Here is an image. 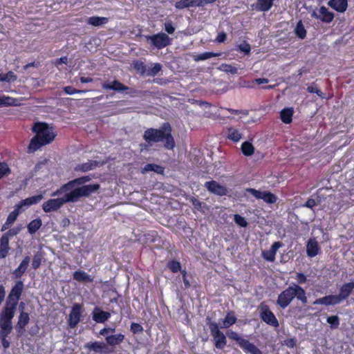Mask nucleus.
<instances>
[{"label": "nucleus", "instance_id": "37", "mask_svg": "<svg viewBox=\"0 0 354 354\" xmlns=\"http://www.w3.org/2000/svg\"><path fill=\"white\" fill-rule=\"evenodd\" d=\"M42 222L40 218H37L33 221H32L28 225V231L30 234H35L41 226Z\"/></svg>", "mask_w": 354, "mask_h": 354}, {"label": "nucleus", "instance_id": "32", "mask_svg": "<svg viewBox=\"0 0 354 354\" xmlns=\"http://www.w3.org/2000/svg\"><path fill=\"white\" fill-rule=\"evenodd\" d=\"M241 347L250 354H263L260 349L247 339L245 340Z\"/></svg>", "mask_w": 354, "mask_h": 354}, {"label": "nucleus", "instance_id": "11", "mask_svg": "<svg viewBox=\"0 0 354 354\" xmlns=\"http://www.w3.org/2000/svg\"><path fill=\"white\" fill-rule=\"evenodd\" d=\"M311 17L325 23H330L334 19V14L325 6H321L318 10H313Z\"/></svg>", "mask_w": 354, "mask_h": 354}, {"label": "nucleus", "instance_id": "34", "mask_svg": "<svg viewBox=\"0 0 354 354\" xmlns=\"http://www.w3.org/2000/svg\"><path fill=\"white\" fill-rule=\"evenodd\" d=\"M109 21L107 17H91L87 20V24L93 26H100L106 24Z\"/></svg>", "mask_w": 354, "mask_h": 354}, {"label": "nucleus", "instance_id": "31", "mask_svg": "<svg viewBox=\"0 0 354 354\" xmlns=\"http://www.w3.org/2000/svg\"><path fill=\"white\" fill-rule=\"evenodd\" d=\"M73 279L78 282H92L93 278L82 270L75 271L73 274Z\"/></svg>", "mask_w": 354, "mask_h": 354}, {"label": "nucleus", "instance_id": "2", "mask_svg": "<svg viewBox=\"0 0 354 354\" xmlns=\"http://www.w3.org/2000/svg\"><path fill=\"white\" fill-rule=\"evenodd\" d=\"M100 189L99 184H91L86 185L75 186L69 189L66 194V201L68 203L77 202L80 198L88 197L92 193L95 192Z\"/></svg>", "mask_w": 354, "mask_h": 354}, {"label": "nucleus", "instance_id": "4", "mask_svg": "<svg viewBox=\"0 0 354 354\" xmlns=\"http://www.w3.org/2000/svg\"><path fill=\"white\" fill-rule=\"evenodd\" d=\"M23 290L24 283L21 281H17L11 289L8 297V300L6 301L0 314H3L5 310L9 309L13 310V317L15 316L18 301L21 297Z\"/></svg>", "mask_w": 354, "mask_h": 354}, {"label": "nucleus", "instance_id": "3", "mask_svg": "<svg viewBox=\"0 0 354 354\" xmlns=\"http://www.w3.org/2000/svg\"><path fill=\"white\" fill-rule=\"evenodd\" d=\"M13 310H6L3 314H0V337L3 348H8L10 346L9 342L6 337L12 330Z\"/></svg>", "mask_w": 354, "mask_h": 354}, {"label": "nucleus", "instance_id": "39", "mask_svg": "<svg viewBox=\"0 0 354 354\" xmlns=\"http://www.w3.org/2000/svg\"><path fill=\"white\" fill-rule=\"evenodd\" d=\"M295 34L301 39L306 36V30L301 21H299L295 28Z\"/></svg>", "mask_w": 354, "mask_h": 354}, {"label": "nucleus", "instance_id": "62", "mask_svg": "<svg viewBox=\"0 0 354 354\" xmlns=\"http://www.w3.org/2000/svg\"><path fill=\"white\" fill-rule=\"evenodd\" d=\"M284 345L289 348H293L296 344V341L293 338H290L284 341Z\"/></svg>", "mask_w": 354, "mask_h": 354}, {"label": "nucleus", "instance_id": "6", "mask_svg": "<svg viewBox=\"0 0 354 354\" xmlns=\"http://www.w3.org/2000/svg\"><path fill=\"white\" fill-rule=\"evenodd\" d=\"M147 142H161L164 147L168 149H172L175 147V142L171 134H145Z\"/></svg>", "mask_w": 354, "mask_h": 354}, {"label": "nucleus", "instance_id": "60", "mask_svg": "<svg viewBox=\"0 0 354 354\" xmlns=\"http://www.w3.org/2000/svg\"><path fill=\"white\" fill-rule=\"evenodd\" d=\"M165 30L169 34H172L174 32L175 28L174 27L171 21H167L165 24Z\"/></svg>", "mask_w": 354, "mask_h": 354}, {"label": "nucleus", "instance_id": "14", "mask_svg": "<svg viewBox=\"0 0 354 354\" xmlns=\"http://www.w3.org/2000/svg\"><path fill=\"white\" fill-rule=\"evenodd\" d=\"M261 318L266 324L272 326H279V322L272 312L267 306H263L261 308Z\"/></svg>", "mask_w": 354, "mask_h": 354}, {"label": "nucleus", "instance_id": "64", "mask_svg": "<svg viewBox=\"0 0 354 354\" xmlns=\"http://www.w3.org/2000/svg\"><path fill=\"white\" fill-rule=\"evenodd\" d=\"M297 279L299 283H304L306 281V277L303 273H297Z\"/></svg>", "mask_w": 354, "mask_h": 354}, {"label": "nucleus", "instance_id": "50", "mask_svg": "<svg viewBox=\"0 0 354 354\" xmlns=\"http://www.w3.org/2000/svg\"><path fill=\"white\" fill-rule=\"evenodd\" d=\"M221 68L222 71L226 72V73H229L230 74H236L238 73V69L237 68L232 66V65H230V64H223L221 66Z\"/></svg>", "mask_w": 354, "mask_h": 354}, {"label": "nucleus", "instance_id": "45", "mask_svg": "<svg viewBox=\"0 0 354 354\" xmlns=\"http://www.w3.org/2000/svg\"><path fill=\"white\" fill-rule=\"evenodd\" d=\"M308 92L310 93H316L319 97L325 98L324 94L319 89L315 82L312 83L307 87Z\"/></svg>", "mask_w": 354, "mask_h": 354}, {"label": "nucleus", "instance_id": "53", "mask_svg": "<svg viewBox=\"0 0 354 354\" xmlns=\"http://www.w3.org/2000/svg\"><path fill=\"white\" fill-rule=\"evenodd\" d=\"M1 104L5 105H17V100L10 97H3L0 100Z\"/></svg>", "mask_w": 354, "mask_h": 354}, {"label": "nucleus", "instance_id": "25", "mask_svg": "<svg viewBox=\"0 0 354 354\" xmlns=\"http://www.w3.org/2000/svg\"><path fill=\"white\" fill-rule=\"evenodd\" d=\"M104 164V162H98L96 160H88L86 162L78 165L75 168L76 170L82 171L84 172L93 170L95 167L101 166Z\"/></svg>", "mask_w": 354, "mask_h": 354}, {"label": "nucleus", "instance_id": "20", "mask_svg": "<svg viewBox=\"0 0 354 354\" xmlns=\"http://www.w3.org/2000/svg\"><path fill=\"white\" fill-rule=\"evenodd\" d=\"M341 303L337 295H328L322 298L316 299L314 302V305H335Z\"/></svg>", "mask_w": 354, "mask_h": 354}, {"label": "nucleus", "instance_id": "22", "mask_svg": "<svg viewBox=\"0 0 354 354\" xmlns=\"http://www.w3.org/2000/svg\"><path fill=\"white\" fill-rule=\"evenodd\" d=\"M354 289V281L344 283L339 289V293L337 295L340 301L347 299L353 290Z\"/></svg>", "mask_w": 354, "mask_h": 354}, {"label": "nucleus", "instance_id": "63", "mask_svg": "<svg viewBox=\"0 0 354 354\" xmlns=\"http://www.w3.org/2000/svg\"><path fill=\"white\" fill-rule=\"evenodd\" d=\"M227 138L236 142L241 139V134H228Z\"/></svg>", "mask_w": 354, "mask_h": 354}, {"label": "nucleus", "instance_id": "16", "mask_svg": "<svg viewBox=\"0 0 354 354\" xmlns=\"http://www.w3.org/2000/svg\"><path fill=\"white\" fill-rule=\"evenodd\" d=\"M81 316V306L75 304L69 314L68 325L71 328H74L79 323Z\"/></svg>", "mask_w": 354, "mask_h": 354}, {"label": "nucleus", "instance_id": "33", "mask_svg": "<svg viewBox=\"0 0 354 354\" xmlns=\"http://www.w3.org/2000/svg\"><path fill=\"white\" fill-rule=\"evenodd\" d=\"M164 171V167L156 164H147L141 169V173L143 174L149 171H154L157 174H162Z\"/></svg>", "mask_w": 354, "mask_h": 354}, {"label": "nucleus", "instance_id": "42", "mask_svg": "<svg viewBox=\"0 0 354 354\" xmlns=\"http://www.w3.org/2000/svg\"><path fill=\"white\" fill-rule=\"evenodd\" d=\"M17 76L12 72L9 71L6 74H0V81L6 82H13L16 81Z\"/></svg>", "mask_w": 354, "mask_h": 354}, {"label": "nucleus", "instance_id": "61", "mask_svg": "<svg viewBox=\"0 0 354 354\" xmlns=\"http://www.w3.org/2000/svg\"><path fill=\"white\" fill-rule=\"evenodd\" d=\"M226 38H227L226 33L224 32H221L218 33V36L216 37V41L218 43H223L225 41Z\"/></svg>", "mask_w": 354, "mask_h": 354}, {"label": "nucleus", "instance_id": "10", "mask_svg": "<svg viewBox=\"0 0 354 354\" xmlns=\"http://www.w3.org/2000/svg\"><path fill=\"white\" fill-rule=\"evenodd\" d=\"M66 203L68 202L66 201V197L64 195L62 198H53L43 203L42 208L45 212L57 211Z\"/></svg>", "mask_w": 354, "mask_h": 354}, {"label": "nucleus", "instance_id": "47", "mask_svg": "<svg viewBox=\"0 0 354 354\" xmlns=\"http://www.w3.org/2000/svg\"><path fill=\"white\" fill-rule=\"evenodd\" d=\"M192 7L191 0H180L175 3V8L178 10H183Z\"/></svg>", "mask_w": 354, "mask_h": 354}, {"label": "nucleus", "instance_id": "24", "mask_svg": "<svg viewBox=\"0 0 354 354\" xmlns=\"http://www.w3.org/2000/svg\"><path fill=\"white\" fill-rule=\"evenodd\" d=\"M328 5L339 12H344L348 7L347 0H330Z\"/></svg>", "mask_w": 354, "mask_h": 354}, {"label": "nucleus", "instance_id": "44", "mask_svg": "<svg viewBox=\"0 0 354 354\" xmlns=\"http://www.w3.org/2000/svg\"><path fill=\"white\" fill-rule=\"evenodd\" d=\"M134 69L141 75L147 74V67L145 63L142 61H136L133 63Z\"/></svg>", "mask_w": 354, "mask_h": 354}, {"label": "nucleus", "instance_id": "13", "mask_svg": "<svg viewBox=\"0 0 354 354\" xmlns=\"http://www.w3.org/2000/svg\"><path fill=\"white\" fill-rule=\"evenodd\" d=\"M20 313L18 317V322L16 324V330L19 334H22L25 330L26 326L30 321L29 314L24 310V303H21L19 306Z\"/></svg>", "mask_w": 354, "mask_h": 354}, {"label": "nucleus", "instance_id": "1", "mask_svg": "<svg viewBox=\"0 0 354 354\" xmlns=\"http://www.w3.org/2000/svg\"><path fill=\"white\" fill-rule=\"evenodd\" d=\"M295 297L301 301L304 304L308 302L305 290L299 285L294 284L287 288L279 295L277 304L281 308H285L291 303Z\"/></svg>", "mask_w": 354, "mask_h": 354}, {"label": "nucleus", "instance_id": "9", "mask_svg": "<svg viewBox=\"0 0 354 354\" xmlns=\"http://www.w3.org/2000/svg\"><path fill=\"white\" fill-rule=\"evenodd\" d=\"M91 180L88 176H82L80 178H75L64 185L59 189L53 193L52 196H55L59 195L61 192H67L69 189L75 187V186L84 185L86 183L89 182Z\"/></svg>", "mask_w": 354, "mask_h": 354}, {"label": "nucleus", "instance_id": "21", "mask_svg": "<svg viewBox=\"0 0 354 354\" xmlns=\"http://www.w3.org/2000/svg\"><path fill=\"white\" fill-rule=\"evenodd\" d=\"M54 130L53 125L41 122H35L32 127V133H53Z\"/></svg>", "mask_w": 354, "mask_h": 354}, {"label": "nucleus", "instance_id": "18", "mask_svg": "<svg viewBox=\"0 0 354 354\" xmlns=\"http://www.w3.org/2000/svg\"><path fill=\"white\" fill-rule=\"evenodd\" d=\"M85 348L96 353L104 354H108L112 351L109 349L105 343L100 342H88L85 345Z\"/></svg>", "mask_w": 354, "mask_h": 354}, {"label": "nucleus", "instance_id": "35", "mask_svg": "<svg viewBox=\"0 0 354 354\" xmlns=\"http://www.w3.org/2000/svg\"><path fill=\"white\" fill-rule=\"evenodd\" d=\"M272 6L271 0H257V9L259 11H268Z\"/></svg>", "mask_w": 354, "mask_h": 354}, {"label": "nucleus", "instance_id": "15", "mask_svg": "<svg viewBox=\"0 0 354 354\" xmlns=\"http://www.w3.org/2000/svg\"><path fill=\"white\" fill-rule=\"evenodd\" d=\"M205 187L209 192L218 196H225L227 192L226 187L214 180L206 182Z\"/></svg>", "mask_w": 354, "mask_h": 354}, {"label": "nucleus", "instance_id": "17", "mask_svg": "<svg viewBox=\"0 0 354 354\" xmlns=\"http://www.w3.org/2000/svg\"><path fill=\"white\" fill-rule=\"evenodd\" d=\"M282 247V243L279 241L274 242L269 250H263L261 252L262 257L268 261L273 262L275 260L276 253L280 248Z\"/></svg>", "mask_w": 354, "mask_h": 354}, {"label": "nucleus", "instance_id": "36", "mask_svg": "<svg viewBox=\"0 0 354 354\" xmlns=\"http://www.w3.org/2000/svg\"><path fill=\"white\" fill-rule=\"evenodd\" d=\"M241 151L243 155L250 156L254 153V147L249 141H245L241 145Z\"/></svg>", "mask_w": 354, "mask_h": 354}, {"label": "nucleus", "instance_id": "59", "mask_svg": "<svg viewBox=\"0 0 354 354\" xmlns=\"http://www.w3.org/2000/svg\"><path fill=\"white\" fill-rule=\"evenodd\" d=\"M64 91L66 94H68V95H73L75 93H80L84 92L82 90H77V89L73 88L72 86H69L64 87Z\"/></svg>", "mask_w": 354, "mask_h": 354}, {"label": "nucleus", "instance_id": "29", "mask_svg": "<svg viewBox=\"0 0 354 354\" xmlns=\"http://www.w3.org/2000/svg\"><path fill=\"white\" fill-rule=\"evenodd\" d=\"M10 250L8 234H3L0 240V258H5Z\"/></svg>", "mask_w": 354, "mask_h": 354}, {"label": "nucleus", "instance_id": "27", "mask_svg": "<svg viewBox=\"0 0 354 354\" xmlns=\"http://www.w3.org/2000/svg\"><path fill=\"white\" fill-rule=\"evenodd\" d=\"M124 335L122 333L107 335L106 337V342L107 344L113 347L120 344L124 341Z\"/></svg>", "mask_w": 354, "mask_h": 354}, {"label": "nucleus", "instance_id": "40", "mask_svg": "<svg viewBox=\"0 0 354 354\" xmlns=\"http://www.w3.org/2000/svg\"><path fill=\"white\" fill-rule=\"evenodd\" d=\"M171 131V127L169 123L165 122L160 129H148L145 133H170Z\"/></svg>", "mask_w": 354, "mask_h": 354}, {"label": "nucleus", "instance_id": "19", "mask_svg": "<svg viewBox=\"0 0 354 354\" xmlns=\"http://www.w3.org/2000/svg\"><path fill=\"white\" fill-rule=\"evenodd\" d=\"M102 88L104 90H112L117 92H123L129 90V87L124 85L118 80L105 82L102 84Z\"/></svg>", "mask_w": 354, "mask_h": 354}, {"label": "nucleus", "instance_id": "54", "mask_svg": "<svg viewBox=\"0 0 354 354\" xmlns=\"http://www.w3.org/2000/svg\"><path fill=\"white\" fill-rule=\"evenodd\" d=\"M234 221L241 227H246L248 225V222L245 218L239 214L234 215Z\"/></svg>", "mask_w": 354, "mask_h": 354}, {"label": "nucleus", "instance_id": "23", "mask_svg": "<svg viewBox=\"0 0 354 354\" xmlns=\"http://www.w3.org/2000/svg\"><path fill=\"white\" fill-rule=\"evenodd\" d=\"M110 317L109 313L103 311L99 308H95L93 311V319L97 323H104Z\"/></svg>", "mask_w": 354, "mask_h": 354}, {"label": "nucleus", "instance_id": "57", "mask_svg": "<svg viewBox=\"0 0 354 354\" xmlns=\"http://www.w3.org/2000/svg\"><path fill=\"white\" fill-rule=\"evenodd\" d=\"M239 50L245 54H249L251 50L250 45L246 42H243L239 45Z\"/></svg>", "mask_w": 354, "mask_h": 354}, {"label": "nucleus", "instance_id": "12", "mask_svg": "<svg viewBox=\"0 0 354 354\" xmlns=\"http://www.w3.org/2000/svg\"><path fill=\"white\" fill-rule=\"evenodd\" d=\"M247 191L249 193H250L252 196H254L256 198L262 199L266 203L272 204L277 201L276 196L270 192H261L252 188L248 189Z\"/></svg>", "mask_w": 354, "mask_h": 354}, {"label": "nucleus", "instance_id": "28", "mask_svg": "<svg viewBox=\"0 0 354 354\" xmlns=\"http://www.w3.org/2000/svg\"><path fill=\"white\" fill-rule=\"evenodd\" d=\"M43 198L42 194H39L37 196H33L29 198H27L24 200H22L19 202V203L17 204L18 205V208L21 209L24 206H30L33 204H37L39 203Z\"/></svg>", "mask_w": 354, "mask_h": 354}, {"label": "nucleus", "instance_id": "51", "mask_svg": "<svg viewBox=\"0 0 354 354\" xmlns=\"http://www.w3.org/2000/svg\"><path fill=\"white\" fill-rule=\"evenodd\" d=\"M41 259L42 255L39 252L34 255L32 262V266L34 269H37L40 266Z\"/></svg>", "mask_w": 354, "mask_h": 354}, {"label": "nucleus", "instance_id": "48", "mask_svg": "<svg viewBox=\"0 0 354 354\" xmlns=\"http://www.w3.org/2000/svg\"><path fill=\"white\" fill-rule=\"evenodd\" d=\"M162 66L159 63H156L153 65V66L147 71V76H156L158 73L161 71Z\"/></svg>", "mask_w": 354, "mask_h": 354}, {"label": "nucleus", "instance_id": "46", "mask_svg": "<svg viewBox=\"0 0 354 354\" xmlns=\"http://www.w3.org/2000/svg\"><path fill=\"white\" fill-rule=\"evenodd\" d=\"M236 321V318L232 314L228 313L223 322V325L224 328H228L232 324H234Z\"/></svg>", "mask_w": 354, "mask_h": 354}, {"label": "nucleus", "instance_id": "52", "mask_svg": "<svg viewBox=\"0 0 354 354\" xmlns=\"http://www.w3.org/2000/svg\"><path fill=\"white\" fill-rule=\"evenodd\" d=\"M327 322L330 324L331 328H336L339 324V317L337 315L330 316L327 318Z\"/></svg>", "mask_w": 354, "mask_h": 354}, {"label": "nucleus", "instance_id": "41", "mask_svg": "<svg viewBox=\"0 0 354 354\" xmlns=\"http://www.w3.org/2000/svg\"><path fill=\"white\" fill-rule=\"evenodd\" d=\"M219 55H220V53H212V52H205V53H201V54L195 56L194 59L196 62H198V61L205 60V59H209V58H212L214 57H217Z\"/></svg>", "mask_w": 354, "mask_h": 354}, {"label": "nucleus", "instance_id": "8", "mask_svg": "<svg viewBox=\"0 0 354 354\" xmlns=\"http://www.w3.org/2000/svg\"><path fill=\"white\" fill-rule=\"evenodd\" d=\"M209 328L215 341V346L217 348H223L227 344V341L224 334L220 331L218 324L215 322H210Z\"/></svg>", "mask_w": 354, "mask_h": 354}, {"label": "nucleus", "instance_id": "5", "mask_svg": "<svg viewBox=\"0 0 354 354\" xmlns=\"http://www.w3.org/2000/svg\"><path fill=\"white\" fill-rule=\"evenodd\" d=\"M55 138V134H36L30 140L28 146L30 151H35L41 147L51 142Z\"/></svg>", "mask_w": 354, "mask_h": 354}, {"label": "nucleus", "instance_id": "30", "mask_svg": "<svg viewBox=\"0 0 354 354\" xmlns=\"http://www.w3.org/2000/svg\"><path fill=\"white\" fill-rule=\"evenodd\" d=\"M30 263V257H26L23 261L21 262L20 265L18 266L17 268H16L13 274H15V277L19 278L21 277L23 274L26 272L28 265Z\"/></svg>", "mask_w": 354, "mask_h": 354}, {"label": "nucleus", "instance_id": "7", "mask_svg": "<svg viewBox=\"0 0 354 354\" xmlns=\"http://www.w3.org/2000/svg\"><path fill=\"white\" fill-rule=\"evenodd\" d=\"M145 38L151 45L155 46L158 49H162L169 45L171 39L164 32H160L153 35H147Z\"/></svg>", "mask_w": 354, "mask_h": 354}, {"label": "nucleus", "instance_id": "43", "mask_svg": "<svg viewBox=\"0 0 354 354\" xmlns=\"http://www.w3.org/2000/svg\"><path fill=\"white\" fill-rule=\"evenodd\" d=\"M20 208H18V205H16L15 207V209L9 214L7 218V224L8 225H12L15 220L17 219V216H19L20 213Z\"/></svg>", "mask_w": 354, "mask_h": 354}, {"label": "nucleus", "instance_id": "26", "mask_svg": "<svg viewBox=\"0 0 354 354\" xmlns=\"http://www.w3.org/2000/svg\"><path fill=\"white\" fill-rule=\"evenodd\" d=\"M319 251V247L315 239H310L306 245V253L310 257L316 256Z\"/></svg>", "mask_w": 354, "mask_h": 354}, {"label": "nucleus", "instance_id": "58", "mask_svg": "<svg viewBox=\"0 0 354 354\" xmlns=\"http://www.w3.org/2000/svg\"><path fill=\"white\" fill-rule=\"evenodd\" d=\"M131 330L132 331L133 333L137 334L142 333L143 331V328L139 324L132 323L131 325Z\"/></svg>", "mask_w": 354, "mask_h": 354}, {"label": "nucleus", "instance_id": "49", "mask_svg": "<svg viewBox=\"0 0 354 354\" xmlns=\"http://www.w3.org/2000/svg\"><path fill=\"white\" fill-rule=\"evenodd\" d=\"M227 335L230 339L235 340L240 346L243 344V343L245 342V339H243L241 337L238 333L234 331H230L227 333Z\"/></svg>", "mask_w": 354, "mask_h": 354}, {"label": "nucleus", "instance_id": "38", "mask_svg": "<svg viewBox=\"0 0 354 354\" xmlns=\"http://www.w3.org/2000/svg\"><path fill=\"white\" fill-rule=\"evenodd\" d=\"M293 111L291 109H284L281 111L280 117L281 120L288 124L292 121Z\"/></svg>", "mask_w": 354, "mask_h": 354}, {"label": "nucleus", "instance_id": "55", "mask_svg": "<svg viewBox=\"0 0 354 354\" xmlns=\"http://www.w3.org/2000/svg\"><path fill=\"white\" fill-rule=\"evenodd\" d=\"M10 170L6 163H0V179L3 176L9 174Z\"/></svg>", "mask_w": 354, "mask_h": 354}, {"label": "nucleus", "instance_id": "56", "mask_svg": "<svg viewBox=\"0 0 354 354\" xmlns=\"http://www.w3.org/2000/svg\"><path fill=\"white\" fill-rule=\"evenodd\" d=\"M168 267L174 272H176L178 270H180V268H181L180 263L178 261H176L169 262L168 263Z\"/></svg>", "mask_w": 354, "mask_h": 354}]
</instances>
